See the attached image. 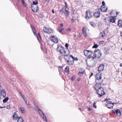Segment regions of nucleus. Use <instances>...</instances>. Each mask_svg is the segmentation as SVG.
<instances>
[{
	"instance_id": "nucleus-1",
	"label": "nucleus",
	"mask_w": 122,
	"mask_h": 122,
	"mask_svg": "<svg viewBox=\"0 0 122 122\" xmlns=\"http://www.w3.org/2000/svg\"><path fill=\"white\" fill-rule=\"evenodd\" d=\"M95 77L96 78L95 81L96 83L95 86V90L96 91V92L99 95V93H98L99 90V74L98 73H97L95 75Z\"/></svg>"
},
{
	"instance_id": "nucleus-2",
	"label": "nucleus",
	"mask_w": 122,
	"mask_h": 122,
	"mask_svg": "<svg viewBox=\"0 0 122 122\" xmlns=\"http://www.w3.org/2000/svg\"><path fill=\"white\" fill-rule=\"evenodd\" d=\"M84 53L85 56H88L87 59H89L92 57V55L93 53V52L91 50H86L84 51Z\"/></svg>"
},
{
	"instance_id": "nucleus-3",
	"label": "nucleus",
	"mask_w": 122,
	"mask_h": 122,
	"mask_svg": "<svg viewBox=\"0 0 122 122\" xmlns=\"http://www.w3.org/2000/svg\"><path fill=\"white\" fill-rule=\"evenodd\" d=\"M107 106V107L110 109H112L113 108V105L115 103H112L111 101H107L106 102ZM116 103L115 104H116Z\"/></svg>"
},
{
	"instance_id": "nucleus-4",
	"label": "nucleus",
	"mask_w": 122,
	"mask_h": 122,
	"mask_svg": "<svg viewBox=\"0 0 122 122\" xmlns=\"http://www.w3.org/2000/svg\"><path fill=\"white\" fill-rule=\"evenodd\" d=\"M70 53V52L68 50H66V51H65L62 56H64V58L65 59H66V57H68V59H70V56L69 55Z\"/></svg>"
},
{
	"instance_id": "nucleus-5",
	"label": "nucleus",
	"mask_w": 122,
	"mask_h": 122,
	"mask_svg": "<svg viewBox=\"0 0 122 122\" xmlns=\"http://www.w3.org/2000/svg\"><path fill=\"white\" fill-rule=\"evenodd\" d=\"M57 50L61 53L62 54V55H63V54L65 51L63 47H62V46H58Z\"/></svg>"
},
{
	"instance_id": "nucleus-6",
	"label": "nucleus",
	"mask_w": 122,
	"mask_h": 122,
	"mask_svg": "<svg viewBox=\"0 0 122 122\" xmlns=\"http://www.w3.org/2000/svg\"><path fill=\"white\" fill-rule=\"evenodd\" d=\"M51 40L54 43H57L58 40L57 37L55 36H52L50 37Z\"/></svg>"
},
{
	"instance_id": "nucleus-7",
	"label": "nucleus",
	"mask_w": 122,
	"mask_h": 122,
	"mask_svg": "<svg viewBox=\"0 0 122 122\" xmlns=\"http://www.w3.org/2000/svg\"><path fill=\"white\" fill-rule=\"evenodd\" d=\"M32 11L34 12H36L38 10V7L37 5H31Z\"/></svg>"
},
{
	"instance_id": "nucleus-8",
	"label": "nucleus",
	"mask_w": 122,
	"mask_h": 122,
	"mask_svg": "<svg viewBox=\"0 0 122 122\" xmlns=\"http://www.w3.org/2000/svg\"><path fill=\"white\" fill-rule=\"evenodd\" d=\"M86 18L87 19H89L91 18L92 16L91 12L89 11H86Z\"/></svg>"
},
{
	"instance_id": "nucleus-9",
	"label": "nucleus",
	"mask_w": 122,
	"mask_h": 122,
	"mask_svg": "<svg viewBox=\"0 0 122 122\" xmlns=\"http://www.w3.org/2000/svg\"><path fill=\"white\" fill-rule=\"evenodd\" d=\"M94 56L96 58H98L99 57V50L97 49L95 50L94 53Z\"/></svg>"
},
{
	"instance_id": "nucleus-10",
	"label": "nucleus",
	"mask_w": 122,
	"mask_h": 122,
	"mask_svg": "<svg viewBox=\"0 0 122 122\" xmlns=\"http://www.w3.org/2000/svg\"><path fill=\"white\" fill-rule=\"evenodd\" d=\"M66 8H65V12L64 13L66 17L69 16V15L70 12L68 8L66 7Z\"/></svg>"
},
{
	"instance_id": "nucleus-11",
	"label": "nucleus",
	"mask_w": 122,
	"mask_h": 122,
	"mask_svg": "<svg viewBox=\"0 0 122 122\" xmlns=\"http://www.w3.org/2000/svg\"><path fill=\"white\" fill-rule=\"evenodd\" d=\"M95 11L94 14V16L97 18H98L99 17V9H96Z\"/></svg>"
},
{
	"instance_id": "nucleus-12",
	"label": "nucleus",
	"mask_w": 122,
	"mask_h": 122,
	"mask_svg": "<svg viewBox=\"0 0 122 122\" xmlns=\"http://www.w3.org/2000/svg\"><path fill=\"white\" fill-rule=\"evenodd\" d=\"M43 30L46 33H50L51 32V30H50L48 28L45 26L43 28Z\"/></svg>"
},
{
	"instance_id": "nucleus-13",
	"label": "nucleus",
	"mask_w": 122,
	"mask_h": 122,
	"mask_svg": "<svg viewBox=\"0 0 122 122\" xmlns=\"http://www.w3.org/2000/svg\"><path fill=\"white\" fill-rule=\"evenodd\" d=\"M0 94L3 97H5L6 95V93L4 89H2L0 91Z\"/></svg>"
},
{
	"instance_id": "nucleus-14",
	"label": "nucleus",
	"mask_w": 122,
	"mask_h": 122,
	"mask_svg": "<svg viewBox=\"0 0 122 122\" xmlns=\"http://www.w3.org/2000/svg\"><path fill=\"white\" fill-rule=\"evenodd\" d=\"M100 91L101 94H100V97L102 96L103 95H105V93L103 91V88L101 87H100Z\"/></svg>"
},
{
	"instance_id": "nucleus-15",
	"label": "nucleus",
	"mask_w": 122,
	"mask_h": 122,
	"mask_svg": "<svg viewBox=\"0 0 122 122\" xmlns=\"http://www.w3.org/2000/svg\"><path fill=\"white\" fill-rule=\"evenodd\" d=\"M101 11L102 12H105L107 11V8L105 7L104 5H102L101 8H100Z\"/></svg>"
},
{
	"instance_id": "nucleus-16",
	"label": "nucleus",
	"mask_w": 122,
	"mask_h": 122,
	"mask_svg": "<svg viewBox=\"0 0 122 122\" xmlns=\"http://www.w3.org/2000/svg\"><path fill=\"white\" fill-rule=\"evenodd\" d=\"M25 108L24 107H21L19 108V111L21 112V113H24L25 112L24 109Z\"/></svg>"
},
{
	"instance_id": "nucleus-17",
	"label": "nucleus",
	"mask_w": 122,
	"mask_h": 122,
	"mask_svg": "<svg viewBox=\"0 0 122 122\" xmlns=\"http://www.w3.org/2000/svg\"><path fill=\"white\" fill-rule=\"evenodd\" d=\"M36 109L38 110L39 113L41 116H42V115H44V114L43 112L41 111L40 109H39L38 107H37Z\"/></svg>"
},
{
	"instance_id": "nucleus-18",
	"label": "nucleus",
	"mask_w": 122,
	"mask_h": 122,
	"mask_svg": "<svg viewBox=\"0 0 122 122\" xmlns=\"http://www.w3.org/2000/svg\"><path fill=\"white\" fill-rule=\"evenodd\" d=\"M104 66L103 64H101L100 65V71L103 70Z\"/></svg>"
},
{
	"instance_id": "nucleus-19",
	"label": "nucleus",
	"mask_w": 122,
	"mask_h": 122,
	"mask_svg": "<svg viewBox=\"0 0 122 122\" xmlns=\"http://www.w3.org/2000/svg\"><path fill=\"white\" fill-rule=\"evenodd\" d=\"M115 17L114 16L111 17L110 19V22L112 23L115 22Z\"/></svg>"
},
{
	"instance_id": "nucleus-20",
	"label": "nucleus",
	"mask_w": 122,
	"mask_h": 122,
	"mask_svg": "<svg viewBox=\"0 0 122 122\" xmlns=\"http://www.w3.org/2000/svg\"><path fill=\"white\" fill-rule=\"evenodd\" d=\"M106 34L104 31H103L102 32H101L100 34V36L101 37L103 38L105 36Z\"/></svg>"
},
{
	"instance_id": "nucleus-21",
	"label": "nucleus",
	"mask_w": 122,
	"mask_h": 122,
	"mask_svg": "<svg viewBox=\"0 0 122 122\" xmlns=\"http://www.w3.org/2000/svg\"><path fill=\"white\" fill-rule=\"evenodd\" d=\"M118 25L119 27H122V20H120L118 21Z\"/></svg>"
},
{
	"instance_id": "nucleus-22",
	"label": "nucleus",
	"mask_w": 122,
	"mask_h": 122,
	"mask_svg": "<svg viewBox=\"0 0 122 122\" xmlns=\"http://www.w3.org/2000/svg\"><path fill=\"white\" fill-rule=\"evenodd\" d=\"M18 118V116L15 113H14V115L13 116V118L14 119L16 120Z\"/></svg>"
},
{
	"instance_id": "nucleus-23",
	"label": "nucleus",
	"mask_w": 122,
	"mask_h": 122,
	"mask_svg": "<svg viewBox=\"0 0 122 122\" xmlns=\"http://www.w3.org/2000/svg\"><path fill=\"white\" fill-rule=\"evenodd\" d=\"M65 71L67 73V74H68L69 73V67L68 66H67L65 69Z\"/></svg>"
},
{
	"instance_id": "nucleus-24",
	"label": "nucleus",
	"mask_w": 122,
	"mask_h": 122,
	"mask_svg": "<svg viewBox=\"0 0 122 122\" xmlns=\"http://www.w3.org/2000/svg\"><path fill=\"white\" fill-rule=\"evenodd\" d=\"M116 113L117 116H120L121 115V111L119 109H117V111Z\"/></svg>"
},
{
	"instance_id": "nucleus-25",
	"label": "nucleus",
	"mask_w": 122,
	"mask_h": 122,
	"mask_svg": "<svg viewBox=\"0 0 122 122\" xmlns=\"http://www.w3.org/2000/svg\"><path fill=\"white\" fill-rule=\"evenodd\" d=\"M104 53L106 54H109V49L107 48H105L104 49Z\"/></svg>"
},
{
	"instance_id": "nucleus-26",
	"label": "nucleus",
	"mask_w": 122,
	"mask_h": 122,
	"mask_svg": "<svg viewBox=\"0 0 122 122\" xmlns=\"http://www.w3.org/2000/svg\"><path fill=\"white\" fill-rule=\"evenodd\" d=\"M23 120L21 117H19L18 120V122H23Z\"/></svg>"
},
{
	"instance_id": "nucleus-27",
	"label": "nucleus",
	"mask_w": 122,
	"mask_h": 122,
	"mask_svg": "<svg viewBox=\"0 0 122 122\" xmlns=\"http://www.w3.org/2000/svg\"><path fill=\"white\" fill-rule=\"evenodd\" d=\"M21 1L22 5L25 7H26V6L27 4L25 3L24 0H21Z\"/></svg>"
},
{
	"instance_id": "nucleus-28",
	"label": "nucleus",
	"mask_w": 122,
	"mask_h": 122,
	"mask_svg": "<svg viewBox=\"0 0 122 122\" xmlns=\"http://www.w3.org/2000/svg\"><path fill=\"white\" fill-rule=\"evenodd\" d=\"M8 100V98L7 97H6L3 100V103H5Z\"/></svg>"
},
{
	"instance_id": "nucleus-29",
	"label": "nucleus",
	"mask_w": 122,
	"mask_h": 122,
	"mask_svg": "<svg viewBox=\"0 0 122 122\" xmlns=\"http://www.w3.org/2000/svg\"><path fill=\"white\" fill-rule=\"evenodd\" d=\"M83 33L85 36H86V31L85 30V28H83L82 30Z\"/></svg>"
},
{
	"instance_id": "nucleus-30",
	"label": "nucleus",
	"mask_w": 122,
	"mask_h": 122,
	"mask_svg": "<svg viewBox=\"0 0 122 122\" xmlns=\"http://www.w3.org/2000/svg\"><path fill=\"white\" fill-rule=\"evenodd\" d=\"M90 23L91 25L93 27H95V25L94 23L92 21H90Z\"/></svg>"
},
{
	"instance_id": "nucleus-31",
	"label": "nucleus",
	"mask_w": 122,
	"mask_h": 122,
	"mask_svg": "<svg viewBox=\"0 0 122 122\" xmlns=\"http://www.w3.org/2000/svg\"><path fill=\"white\" fill-rule=\"evenodd\" d=\"M76 20V18L75 17H73L72 19L71 20V21L73 22H74L75 20Z\"/></svg>"
},
{
	"instance_id": "nucleus-32",
	"label": "nucleus",
	"mask_w": 122,
	"mask_h": 122,
	"mask_svg": "<svg viewBox=\"0 0 122 122\" xmlns=\"http://www.w3.org/2000/svg\"><path fill=\"white\" fill-rule=\"evenodd\" d=\"M87 59H86V65L88 66H89L91 67L92 66V65L90 63H89V64H88L87 63Z\"/></svg>"
},
{
	"instance_id": "nucleus-33",
	"label": "nucleus",
	"mask_w": 122,
	"mask_h": 122,
	"mask_svg": "<svg viewBox=\"0 0 122 122\" xmlns=\"http://www.w3.org/2000/svg\"><path fill=\"white\" fill-rule=\"evenodd\" d=\"M33 4H31V5H37V4H38V2L37 1H33Z\"/></svg>"
},
{
	"instance_id": "nucleus-34",
	"label": "nucleus",
	"mask_w": 122,
	"mask_h": 122,
	"mask_svg": "<svg viewBox=\"0 0 122 122\" xmlns=\"http://www.w3.org/2000/svg\"><path fill=\"white\" fill-rule=\"evenodd\" d=\"M42 117H43L45 121H47V120L46 118V117L44 114V115H42Z\"/></svg>"
},
{
	"instance_id": "nucleus-35",
	"label": "nucleus",
	"mask_w": 122,
	"mask_h": 122,
	"mask_svg": "<svg viewBox=\"0 0 122 122\" xmlns=\"http://www.w3.org/2000/svg\"><path fill=\"white\" fill-rule=\"evenodd\" d=\"M19 95L23 98V99L24 98L25 96L20 92H19Z\"/></svg>"
},
{
	"instance_id": "nucleus-36",
	"label": "nucleus",
	"mask_w": 122,
	"mask_h": 122,
	"mask_svg": "<svg viewBox=\"0 0 122 122\" xmlns=\"http://www.w3.org/2000/svg\"><path fill=\"white\" fill-rule=\"evenodd\" d=\"M83 72H80L78 73V75L79 76H82L83 74Z\"/></svg>"
},
{
	"instance_id": "nucleus-37",
	"label": "nucleus",
	"mask_w": 122,
	"mask_h": 122,
	"mask_svg": "<svg viewBox=\"0 0 122 122\" xmlns=\"http://www.w3.org/2000/svg\"><path fill=\"white\" fill-rule=\"evenodd\" d=\"M75 76L74 75H73L72 77L71 78V79L73 81H74L75 79Z\"/></svg>"
},
{
	"instance_id": "nucleus-38",
	"label": "nucleus",
	"mask_w": 122,
	"mask_h": 122,
	"mask_svg": "<svg viewBox=\"0 0 122 122\" xmlns=\"http://www.w3.org/2000/svg\"><path fill=\"white\" fill-rule=\"evenodd\" d=\"M32 31H33V32L34 34L35 35H36V32H35V30L34 27H32Z\"/></svg>"
},
{
	"instance_id": "nucleus-39",
	"label": "nucleus",
	"mask_w": 122,
	"mask_h": 122,
	"mask_svg": "<svg viewBox=\"0 0 122 122\" xmlns=\"http://www.w3.org/2000/svg\"><path fill=\"white\" fill-rule=\"evenodd\" d=\"M98 46V45L97 44H95L94 45V46L92 47L93 48H97Z\"/></svg>"
},
{
	"instance_id": "nucleus-40",
	"label": "nucleus",
	"mask_w": 122,
	"mask_h": 122,
	"mask_svg": "<svg viewBox=\"0 0 122 122\" xmlns=\"http://www.w3.org/2000/svg\"><path fill=\"white\" fill-rule=\"evenodd\" d=\"M66 30L67 31H70L71 30V29L70 28L66 29Z\"/></svg>"
},
{
	"instance_id": "nucleus-41",
	"label": "nucleus",
	"mask_w": 122,
	"mask_h": 122,
	"mask_svg": "<svg viewBox=\"0 0 122 122\" xmlns=\"http://www.w3.org/2000/svg\"><path fill=\"white\" fill-rule=\"evenodd\" d=\"M63 11H62L61 10L60 11V14L61 15H62L63 14Z\"/></svg>"
},
{
	"instance_id": "nucleus-42",
	"label": "nucleus",
	"mask_w": 122,
	"mask_h": 122,
	"mask_svg": "<svg viewBox=\"0 0 122 122\" xmlns=\"http://www.w3.org/2000/svg\"><path fill=\"white\" fill-rule=\"evenodd\" d=\"M87 109L89 111H91L92 109V107H88Z\"/></svg>"
},
{
	"instance_id": "nucleus-43",
	"label": "nucleus",
	"mask_w": 122,
	"mask_h": 122,
	"mask_svg": "<svg viewBox=\"0 0 122 122\" xmlns=\"http://www.w3.org/2000/svg\"><path fill=\"white\" fill-rule=\"evenodd\" d=\"M96 104L95 102H94L93 104V107H94L95 108H97L96 106Z\"/></svg>"
},
{
	"instance_id": "nucleus-44",
	"label": "nucleus",
	"mask_w": 122,
	"mask_h": 122,
	"mask_svg": "<svg viewBox=\"0 0 122 122\" xmlns=\"http://www.w3.org/2000/svg\"><path fill=\"white\" fill-rule=\"evenodd\" d=\"M70 57H71L73 59V60H74V59L75 58V57H73L72 55H70Z\"/></svg>"
},
{
	"instance_id": "nucleus-45",
	"label": "nucleus",
	"mask_w": 122,
	"mask_h": 122,
	"mask_svg": "<svg viewBox=\"0 0 122 122\" xmlns=\"http://www.w3.org/2000/svg\"><path fill=\"white\" fill-rule=\"evenodd\" d=\"M10 105H9L8 106H7V107L6 108L7 109H9L10 108Z\"/></svg>"
},
{
	"instance_id": "nucleus-46",
	"label": "nucleus",
	"mask_w": 122,
	"mask_h": 122,
	"mask_svg": "<svg viewBox=\"0 0 122 122\" xmlns=\"http://www.w3.org/2000/svg\"><path fill=\"white\" fill-rule=\"evenodd\" d=\"M100 42L101 44H105L104 42L102 41H100Z\"/></svg>"
},
{
	"instance_id": "nucleus-47",
	"label": "nucleus",
	"mask_w": 122,
	"mask_h": 122,
	"mask_svg": "<svg viewBox=\"0 0 122 122\" xmlns=\"http://www.w3.org/2000/svg\"><path fill=\"white\" fill-rule=\"evenodd\" d=\"M65 46L67 48V49H68V44L67 43L66 44Z\"/></svg>"
},
{
	"instance_id": "nucleus-48",
	"label": "nucleus",
	"mask_w": 122,
	"mask_h": 122,
	"mask_svg": "<svg viewBox=\"0 0 122 122\" xmlns=\"http://www.w3.org/2000/svg\"><path fill=\"white\" fill-rule=\"evenodd\" d=\"M102 5H104V6H105V3L104 1H102Z\"/></svg>"
},
{
	"instance_id": "nucleus-49",
	"label": "nucleus",
	"mask_w": 122,
	"mask_h": 122,
	"mask_svg": "<svg viewBox=\"0 0 122 122\" xmlns=\"http://www.w3.org/2000/svg\"><path fill=\"white\" fill-rule=\"evenodd\" d=\"M68 57H66V59H65V61L69 63V60H67V59H68Z\"/></svg>"
},
{
	"instance_id": "nucleus-50",
	"label": "nucleus",
	"mask_w": 122,
	"mask_h": 122,
	"mask_svg": "<svg viewBox=\"0 0 122 122\" xmlns=\"http://www.w3.org/2000/svg\"><path fill=\"white\" fill-rule=\"evenodd\" d=\"M78 60L77 58L76 57L74 59V60H76V61H77Z\"/></svg>"
},
{
	"instance_id": "nucleus-51",
	"label": "nucleus",
	"mask_w": 122,
	"mask_h": 122,
	"mask_svg": "<svg viewBox=\"0 0 122 122\" xmlns=\"http://www.w3.org/2000/svg\"><path fill=\"white\" fill-rule=\"evenodd\" d=\"M117 111V110L113 111V112L115 113H116Z\"/></svg>"
},
{
	"instance_id": "nucleus-52",
	"label": "nucleus",
	"mask_w": 122,
	"mask_h": 122,
	"mask_svg": "<svg viewBox=\"0 0 122 122\" xmlns=\"http://www.w3.org/2000/svg\"><path fill=\"white\" fill-rule=\"evenodd\" d=\"M58 30L60 32H61L62 30V29H59V30Z\"/></svg>"
},
{
	"instance_id": "nucleus-53",
	"label": "nucleus",
	"mask_w": 122,
	"mask_h": 122,
	"mask_svg": "<svg viewBox=\"0 0 122 122\" xmlns=\"http://www.w3.org/2000/svg\"><path fill=\"white\" fill-rule=\"evenodd\" d=\"M93 75V73H91V74L90 76L89 77V78L90 77H91V76H92Z\"/></svg>"
},
{
	"instance_id": "nucleus-54",
	"label": "nucleus",
	"mask_w": 122,
	"mask_h": 122,
	"mask_svg": "<svg viewBox=\"0 0 122 122\" xmlns=\"http://www.w3.org/2000/svg\"><path fill=\"white\" fill-rule=\"evenodd\" d=\"M102 77V76L101 74H100V80L101 79V78Z\"/></svg>"
},
{
	"instance_id": "nucleus-55",
	"label": "nucleus",
	"mask_w": 122,
	"mask_h": 122,
	"mask_svg": "<svg viewBox=\"0 0 122 122\" xmlns=\"http://www.w3.org/2000/svg\"><path fill=\"white\" fill-rule=\"evenodd\" d=\"M63 10H64V7H62L61 8V10H61L62 11H63Z\"/></svg>"
},
{
	"instance_id": "nucleus-56",
	"label": "nucleus",
	"mask_w": 122,
	"mask_h": 122,
	"mask_svg": "<svg viewBox=\"0 0 122 122\" xmlns=\"http://www.w3.org/2000/svg\"><path fill=\"white\" fill-rule=\"evenodd\" d=\"M62 57L61 56H60L59 57V59L60 60H61L62 59Z\"/></svg>"
},
{
	"instance_id": "nucleus-57",
	"label": "nucleus",
	"mask_w": 122,
	"mask_h": 122,
	"mask_svg": "<svg viewBox=\"0 0 122 122\" xmlns=\"http://www.w3.org/2000/svg\"><path fill=\"white\" fill-rule=\"evenodd\" d=\"M65 8L66 7H66H67V3L66 2H65Z\"/></svg>"
},
{
	"instance_id": "nucleus-58",
	"label": "nucleus",
	"mask_w": 122,
	"mask_h": 122,
	"mask_svg": "<svg viewBox=\"0 0 122 122\" xmlns=\"http://www.w3.org/2000/svg\"><path fill=\"white\" fill-rule=\"evenodd\" d=\"M52 12L53 13H55V12H54V10L53 9L52 10Z\"/></svg>"
},
{
	"instance_id": "nucleus-59",
	"label": "nucleus",
	"mask_w": 122,
	"mask_h": 122,
	"mask_svg": "<svg viewBox=\"0 0 122 122\" xmlns=\"http://www.w3.org/2000/svg\"><path fill=\"white\" fill-rule=\"evenodd\" d=\"M5 107H1V106H0V108H5Z\"/></svg>"
},
{
	"instance_id": "nucleus-60",
	"label": "nucleus",
	"mask_w": 122,
	"mask_h": 122,
	"mask_svg": "<svg viewBox=\"0 0 122 122\" xmlns=\"http://www.w3.org/2000/svg\"><path fill=\"white\" fill-rule=\"evenodd\" d=\"M1 83H0V90L1 89Z\"/></svg>"
},
{
	"instance_id": "nucleus-61",
	"label": "nucleus",
	"mask_w": 122,
	"mask_h": 122,
	"mask_svg": "<svg viewBox=\"0 0 122 122\" xmlns=\"http://www.w3.org/2000/svg\"><path fill=\"white\" fill-rule=\"evenodd\" d=\"M23 99L24 101H25V100H26L27 99H26V97H24V98Z\"/></svg>"
},
{
	"instance_id": "nucleus-62",
	"label": "nucleus",
	"mask_w": 122,
	"mask_h": 122,
	"mask_svg": "<svg viewBox=\"0 0 122 122\" xmlns=\"http://www.w3.org/2000/svg\"><path fill=\"white\" fill-rule=\"evenodd\" d=\"M63 25V24H61L60 25V26H61V27H62Z\"/></svg>"
},
{
	"instance_id": "nucleus-63",
	"label": "nucleus",
	"mask_w": 122,
	"mask_h": 122,
	"mask_svg": "<svg viewBox=\"0 0 122 122\" xmlns=\"http://www.w3.org/2000/svg\"><path fill=\"white\" fill-rule=\"evenodd\" d=\"M26 104H27V105H30V104H29V102H28L27 103H26Z\"/></svg>"
},
{
	"instance_id": "nucleus-64",
	"label": "nucleus",
	"mask_w": 122,
	"mask_h": 122,
	"mask_svg": "<svg viewBox=\"0 0 122 122\" xmlns=\"http://www.w3.org/2000/svg\"><path fill=\"white\" fill-rule=\"evenodd\" d=\"M120 66L122 67V63H121L120 64Z\"/></svg>"
}]
</instances>
